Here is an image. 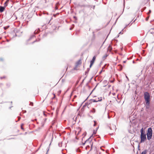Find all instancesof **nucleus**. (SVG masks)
Returning <instances> with one entry per match:
<instances>
[{
	"mask_svg": "<svg viewBox=\"0 0 154 154\" xmlns=\"http://www.w3.org/2000/svg\"><path fill=\"white\" fill-rule=\"evenodd\" d=\"M93 144V143L91 137L89 138L84 143H83V145H85L86 146V149L89 148L90 146L91 149L92 147Z\"/></svg>",
	"mask_w": 154,
	"mask_h": 154,
	"instance_id": "1",
	"label": "nucleus"
},
{
	"mask_svg": "<svg viewBox=\"0 0 154 154\" xmlns=\"http://www.w3.org/2000/svg\"><path fill=\"white\" fill-rule=\"evenodd\" d=\"M140 138H141V143L143 142L146 139V136L143 128H142L140 130Z\"/></svg>",
	"mask_w": 154,
	"mask_h": 154,
	"instance_id": "2",
	"label": "nucleus"
},
{
	"mask_svg": "<svg viewBox=\"0 0 154 154\" xmlns=\"http://www.w3.org/2000/svg\"><path fill=\"white\" fill-rule=\"evenodd\" d=\"M150 97L149 94L148 92H145L144 93V97L145 100L146 104L148 106L150 102Z\"/></svg>",
	"mask_w": 154,
	"mask_h": 154,
	"instance_id": "3",
	"label": "nucleus"
},
{
	"mask_svg": "<svg viewBox=\"0 0 154 154\" xmlns=\"http://www.w3.org/2000/svg\"><path fill=\"white\" fill-rule=\"evenodd\" d=\"M146 135L147 139L149 140H150L152 136V130L151 128H148Z\"/></svg>",
	"mask_w": 154,
	"mask_h": 154,
	"instance_id": "4",
	"label": "nucleus"
},
{
	"mask_svg": "<svg viewBox=\"0 0 154 154\" xmlns=\"http://www.w3.org/2000/svg\"><path fill=\"white\" fill-rule=\"evenodd\" d=\"M96 58V56H94L93 57L92 60L91 61L90 64V67H91L93 65V64Z\"/></svg>",
	"mask_w": 154,
	"mask_h": 154,
	"instance_id": "5",
	"label": "nucleus"
},
{
	"mask_svg": "<svg viewBox=\"0 0 154 154\" xmlns=\"http://www.w3.org/2000/svg\"><path fill=\"white\" fill-rule=\"evenodd\" d=\"M102 100V99L100 98H96L95 99H93V101L94 102H96L98 101H100Z\"/></svg>",
	"mask_w": 154,
	"mask_h": 154,
	"instance_id": "6",
	"label": "nucleus"
},
{
	"mask_svg": "<svg viewBox=\"0 0 154 154\" xmlns=\"http://www.w3.org/2000/svg\"><path fill=\"white\" fill-rule=\"evenodd\" d=\"M81 131V129L80 128H77L76 130V131H75V133L76 134L77 132H78L77 134L78 135L80 134V133Z\"/></svg>",
	"mask_w": 154,
	"mask_h": 154,
	"instance_id": "7",
	"label": "nucleus"
},
{
	"mask_svg": "<svg viewBox=\"0 0 154 154\" xmlns=\"http://www.w3.org/2000/svg\"><path fill=\"white\" fill-rule=\"evenodd\" d=\"M81 60H79L76 63V66H78L79 65L81 64Z\"/></svg>",
	"mask_w": 154,
	"mask_h": 154,
	"instance_id": "8",
	"label": "nucleus"
},
{
	"mask_svg": "<svg viewBox=\"0 0 154 154\" xmlns=\"http://www.w3.org/2000/svg\"><path fill=\"white\" fill-rule=\"evenodd\" d=\"M5 10V7L2 6H0V12H2Z\"/></svg>",
	"mask_w": 154,
	"mask_h": 154,
	"instance_id": "9",
	"label": "nucleus"
},
{
	"mask_svg": "<svg viewBox=\"0 0 154 154\" xmlns=\"http://www.w3.org/2000/svg\"><path fill=\"white\" fill-rule=\"evenodd\" d=\"M149 32L152 34H154V28L151 29L149 31Z\"/></svg>",
	"mask_w": 154,
	"mask_h": 154,
	"instance_id": "10",
	"label": "nucleus"
},
{
	"mask_svg": "<svg viewBox=\"0 0 154 154\" xmlns=\"http://www.w3.org/2000/svg\"><path fill=\"white\" fill-rule=\"evenodd\" d=\"M11 84L9 83H7L6 84V88H8L11 86Z\"/></svg>",
	"mask_w": 154,
	"mask_h": 154,
	"instance_id": "11",
	"label": "nucleus"
},
{
	"mask_svg": "<svg viewBox=\"0 0 154 154\" xmlns=\"http://www.w3.org/2000/svg\"><path fill=\"white\" fill-rule=\"evenodd\" d=\"M6 78H7V76L5 75H4V76L0 77V79H5Z\"/></svg>",
	"mask_w": 154,
	"mask_h": 154,
	"instance_id": "12",
	"label": "nucleus"
},
{
	"mask_svg": "<svg viewBox=\"0 0 154 154\" xmlns=\"http://www.w3.org/2000/svg\"><path fill=\"white\" fill-rule=\"evenodd\" d=\"M112 48L111 46L110 45H109L108 48V50L110 51L112 50Z\"/></svg>",
	"mask_w": 154,
	"mask_h": 154,
	"instance_id": "13",
	"label": "nucleus"
},
{
	"mask_svg": "<svg viewBox=\"0 0 154 154\" xmlns=\"http://www.w3.org/2000/svg\"><path fill=\"white\" fill-rule=\"evenodd\" d=\"M52 97L51 98V99H54L55 98V94H52Z\"/></svg>",
	"mask_w": 154,
	"mask_h": 154,
	"instance_id": "14",
	"label": "nucleus"
},
{
	"mask_svg": "<svg viewBox=\"0 0 154 154\" xmlns=\"http://www.w3.org/2000/svg\"><path fill=\"white\" fill-rule=\"evenodd\" d=\"M151 10H149V11L147 13V15H148V17H149V14H150L151 13Z\"/></svg>",
	"mask_w": 154,
	"mask_h": 154,
	"instance_id": "15",
	"label": "nucleus"
},
{
	"mask_svg": "<svg viewBox=\"0 0 154 154\" xmlns=\"http://www.w3.org/2000/svg\"><path fill=\"white\" fill-rule=\"evenodd\" d=\"M108 56V55L106 54H105V55H104L103 57V59H105L106 57H107V56Z\"/></svg>",
	"mask_w": 154,
	"mask_h": 154,
	"instance_id": "16",
	"label": "nucleus"
},
{
	"mask_svg": "<svg viewBox=\"0 0 154 154\" xmlns=\"http://www.w3.org/2000/svg\"><path fill=\"white\" fill-rule=\"evenodd\" d=\"M146 150H145L143 151V152H142L141 154H146Z\"/></svg>",
	"mask_w": 154,
	"mask_h": 154,
	"instance_id": "17",
	"label": "nucleus"
},
{
	"mask_svg": "<svg viewBox=\"0 0 154 154\" xmlns=\"http://www.w3.org/2000/svg\"><path fill=\"white\" fill-rule=\"evenodd\" d=\"M9 27V26H8L4 27V29H8Z\"/></svg>",
	"mask_w": 154,
	"mask_h": 154,
	"instance_id": "18",
	"label": "nucleus"
},
{
	"mask_svg": "<svg viewBox=\"0 0 154 154\" xmlns=\"http://www.w3.org/2000/svg\"><path fill=\"white\" fill-rule=\"evenodd\" d=\"M9 1V0H7L5 4H6V5H7V4L8 3Z\"/></svg>",
	"mask_w": 154,
	"mask_h": 154,
	"instance_id": "19",
	"label": "nucleus"
},
{
	"mask_svg": "<svg viewBox=\"0 0 154 154\" xmlns=\"http://www.w3.org/2000/svg\"><path fill=\"white\" fill-rule=\"evenodd\" d=\"M20 117H18V120H20Z\"/></svg>",
	"mask_w": 154,
	"mask_h": 154,
	"instance_id": "20",
	"label": "nucleus"
},
{
	"mask_svg": "<svg viewBox=\"0 0 154 154\" xmlns=\"http://www.w3.org/2000/svg\"><path fill=\"white\" fill-rule=\"evenodd\" d=\"M149 17H148V16L146 18V20H148V19Z\"/></svg>",
	"mask_w": 154,
	"mask_h": 154,
	"instance_id": "21",
	"label": "nucleus"
},
{
	"mask_svg": "<svg viewBox=\"0 0 154 154\" xmlns=\"http://www.w3.org/2000/svg\"><path fill=\"white\" fill-rule=\"evenodd\" d=\"M96 125V122H94V126H95Z\"/></svg>",
	"mask_w": 154,
	"mask_h": 154,
	"instance_id": "22",
	"label": "nucleus"
},
{
	"mask_svg": "<svg viewBox=\"0 0 154 154\" xmlns=\"http://www.w3.org/2000/svg\"><path fill=\"white\" fill-rule=\"evenodd\" d=\"M68 65H67L66 66V70L67 69H68Z\"/></svg>",
	"mask_w": 154,
	"mask_h": 154,
	"instance_id": "23",
	"label": "nucleus"
},
{
	"mask_svg": "<svg viewBox=\"0 0 154 154\" xmlns=\"http://www.w3.org/2000/svg\"><path fill=\"white\" fill-rule=\"evenodd\" d=\"M57 8H57V6H56V7H55V9H57Z\"/></svg>",
	"mask_w": 154,
	"mask_h": 154,
	"instance_id": "24",
	"label": "nucleus"
},
{
	"mask_svg": "<svg viewBox=\"0 0 154 154\" xmlns=\"http://www.w3.org/2000/svg\"><path fill=\"white\" fill-rule=\"evenodd\" d=\"M139 147H140V146L139 145V146H138V149H139V150H140V149H139Z\"/></svg>",
	"mask_w": 154,
	"mask_h": 154,
	"instance_id": "25",
	"label": "nucleus"
},
{
	"mask_svg": "<svg viewBox=\"0 0 154 154\" xmlns=\"http://www.w3.org/2000/svg\"><path fill=\"white\" fill-rule=\"evenodd\" d=\"M96 132H94V134H96Z\"/></svg>",
	"mask_w": 154,
	"mask_h": 154,
	"instance_id": "26",
	"label": "nucleus"
},
{
	"mask_svg": "<svg viewBox=\"0 0 154 154\" xmlns=\"http://www.w3.org/2000/svg\"><path fill=\"white\" fill-rule=\"evenodd\" d=\"M84 134H85V136L86 135V132H85V133Z\"/></svg>",
	"mask_w": 154,
	"mask_h": 154,
	"instance_id": "27",
	"label": "nucleus"
},
{
	"mask_svg": "<svg viewBox=\"0 0 154 154\" xmlns=\"http://www.w3.org/2000/svg\"><path fill=\"white\" fill-rule=\"evenodd\" d=\"M120 66L121 67H122V66L121 65H120Z\"/></svg>",
	"mask_w": 154,
	"mask_h": 154,
	"instance_id": "28",
	"label": "nucleus"
},
{
	"mask_svg": "<svg viewBox=\"0 0 154 154\" xmlns=\"http://www.w3.org/2000/svg\"><path fill=\"white\" fill-rule=\"evenodd\" d=\"M36 41H35L34 42H33V43H34Z\"/></svg>",
	"mask_w": 154,
	"mask_h": 154,
	"instance_id": "29",
	"label": "nucleus"
},
{
	"mask_svg": "<svg viewBox=\"0 0 154 154\" xmlns=\"http://www.w3.org/2000/svg\"><path fill=\"white\" fill-rule=\"evenodd\" d=\"M102 72V70L100 72V73H101Z\"/></svg>",
	"mask_w": 154,
	"mask_h": 154,
	"instance_id": "30",
	"label": "nucleus"
},
{
	"mask_svg": "<svg viewBox=\"0 0 154 154\" xmlns=\"http://www.w3.org/2000/svg\"><path fill=\"white\" fill-rule=\"evenodd\" d=\"M33 103H32V104H31V105H33Z\"/></svg>",
	"mask_w": 154,
	"mask_h": 154,
	"instance_id": "31",
	"label": "nucleus"
},
{
	"mask_svg": "<svg viewBox=\"0 0 154 154\" xmlns=\"http://www.w3.org/2000/svg\"><path fill=\"white\" fill-rule=\"evenodd\" d=\"M33 103H32V104H31V105H33Z\"/></svg>",
	"mask_w": 154,
	"mask_h": 154,
	"instance_id": "32",
	"label": "nucleus"
}]
</instances>
